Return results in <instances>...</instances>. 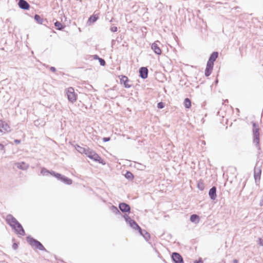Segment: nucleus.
I'll list each match as a JSON object with an SVG mask.
<instances>
[{
  "label": "nucleus",
  "instance_id": "f257e3e1",
  "mask_svg": "<svg viewBox=\"0 0 263 263\" xmlns=\"http://www.w3.org/2000/svg\"><path fill=\"white\" fill-rule=\"evenodd\" d=\"M253 142L257 148L259 150L260 149V144H259V128L257 124L253 122Z\"/></svg>",
  "mask_w": 263,
  "mask_h": 263
},
{
  "label": "nucleus",
  "instance_id": "f03ea898",
  "mask_svg": "<svg viewBox=\"0 0 263 263\" xmlns=\"http://www.w3.org/2000/svg\"><path fill=\"white\" fill-rule=\"evenodd\" d=\"M67 97L69 101L71 103H74L77 99V95L75 93L74 90L72 87H69L66 90Z\"/></svg>",
  "mask_w": 263,
  "mask_h": 263
},
{
  "label": "nucleus",
  "instance_id": "7ed1b4c3",
  "mask_svg": "<svg viewBox=\"0 0 263 263\" xmlns=\"http://www.w3.org/2000/svg\"><path fill=\"white\" fill-rule=\"evenodd\" d=\"M85 155L95 161L100 162L101 157L95 151L89 148H87Z\"/></svg>",
  "mask_w": 263,
  "mask_h": 263
},
{
  "label": "nucleus",
  "instance_id": "20e7f679",
  "mask_svg": "<svg viewBox=\"0 0 263 263\" xmlns=\"http://www.w3.org/2000/svg\"><path fill=\"white\" fill-rule=\"evenodd\" d=\"M27 239L28 242L29 243V244L31 246L34 247L35 248L39 249L40 250H45L44 247L41 243V242L35 240L33 238L28 237Z\"/></svg>",
  "mask_w": 263,
  "mask_h": 263
},
{
  "label": "nucleus",
  "instance_id": "39448f33",
  "mask_svg": "<svg viewBox=\"0 0 263 263\" xmlns=\"http://www.w3.org/2000/svg\"><path fill=\"white\" fill-rule=\"evenodd\" d=\"M124 217L125 221L129 224L130 227L135 230H138L139 231L141 232V229L140 227L134 220L132 219L130 217L125 215Z\"/></svg>",
  "mask_w": 263,
  "mask_h": 263
},
{
  "label": "nucleus",
  "instance_id": "423d86ee",
  "mask_svg": "<svg viewBox=\"0 0 263 263\" xmlns=\"http://www.w3.org/2000/svg\"><path fill=\"white\" fill-rule=\"evenodd\" d=\"M6 221L12 229H13L19 223L17 220L11 215H8L6 217Z\"/></svg>",
  "mask_w": 263,
  "mask_h": 263
},
{
  "label": "nucleus",
  "instance_id": "0eeeda50",
  "mask_svg": "<svg viewBox=\"0 0 263 263\" xmlns=\"http://www.w3.org/2000/svg\"><path fill=\"white\" fill-rule=\"evenodd\" d=\"M261 173V167L260 166H258L257 164L254 168V176L256 182L259 181L260 179Z\"/></svg>",
  "mask_w": 263,
  "mask_h": 263
},
{
  "label": "nucleus",
  "instance_id": "6e6552de",
  "mask_svg": "<svg viewBox=\"0 0 263 263\" xmlns=\"http://www.w3.org/2000/svg\"><path fill=\"white\" fill-rule=\"evenodd\" d=\"M10 127L8 124L4 121L0 120V133H5L10 132Z\"/></svg>",
  "mask_w": 263,
  "mask_h": 263
},
{
  "label": "nucleus",
  "instance_id": "1a4fd4ad",
  "mask_svg": "<svg viewBox=\"0 0 263 263\" xmlns=\"http://www.w3.org/2000/svg\"><path fill=\"white\" fill-rule=\"evenodd\" d=\"M158 43L160 44L158 41L155 42L152 44L151 48L156 54L160 55L161 54V50L159 47Z\"/></svg>",
  "mask_w": 263,
  "mask_h": 263
},
{
  "label": "nucleus",
  "instance_id": "9d476101",
  "mask_svg": "<svg viewBox=\"0 0 263 263\" xmlns=\"http://www.w3.org/2000/svg\"><path fill=\"white\" fill-rule=\"evenodd\" d=\"M172 258L175 263H184L182 256L178 253H173Z\"/></svg>",
  "mask_w": 263,
  "mask_h": 263
},
{
  "label": "nucleus",
  "instance_id": "9b49d317",
  "mask_svg": "<svg viewBox=\"0 0 263 263\" xmlns=\"http://www.w3.org/2000/svg\"><path fill=\"white\" fill-rule=\"evenodd\" d=\"M13 229L15 230V231L17 234H19L22 236L25 235L24 230L23 228L22 225L20 223H18L16 227H15Z\"/></svg>",
  "mask_w": 263,
  "mask_h": 263
},
{
  "label": "nucleus",
  "instance_id": "f8f14e48",
  "mask_svg": "<svg viewBox=\"0 0 263 263\" xmlns=\"http://www.w3.org/2000/svg\"><path fill=\"white\" fill-rule=\"evenodd\" d=\"M19 7L22 9L28 10L29 8V4L25 0H20L18 3Z\"/></svg>",
  "mask_w": 263,
  "mask_h": 263
},
{
  "label": "nucleus",
  "instance_id": "ddd939ff",
  "mask_svg": "<svg viewBox=\"0 0 263 263\" xmlns=\"http://www.w3.org/2000/svg\"><path fill=\"white\" fill-rule=\"evenodd\" d=\"M139 73L142 79H146L147 77L148 69L146 67H141L139 70Z\"/></svg>",
  "mask_w": 263,
  "mask_h": 263
},
{
  "label": "nucleus",
  "instance_id": "4468645a",
  "mask_svg": "<svg viewBox=\"0 0 263 263\" xmlns=\"http://www.w3.org/2000/svg\"><path fill=\"white\" fill-rule=\"evenodd\" d=\"M209 195L212 200H215L216 198V188L215 186L212 187L209 191Z\"/></svg>",
  "mask_w": 263,
  "mask_h": 263
},
{
  "label": "nucleus",
  "instance_id": "2eb2a0df",
  "mask_svg": "<svg viewBox=\"0 0 263 263\" xmlns=\"http://www.w3.org/2000/svg\"><path fill=\"white\" fill-rule=\"evenodd\" d=\"M120 82L121 84H123L124 87L126 88H130L131 85L128 84V79L127 77L124 76H122L121 78L120 79Z\"/></svg>",
  "mask_w": 263,
  "mask_h": 263
},
{
  "label": "nucleus",
  "instance_id": "dca6fc26",
  "mask_svg": "<svg viewBox=\"0 0 263 263\" xmlns=\"http://www.w3.org/2000/svg\"><path fill=\"white\" fill-rule=\"evenodd\" d=\"M119 208L123 212H128L130 210V206L125 203H120L119 204Z\"/></svg>",
  "mask_w": 263,
  "mask_h": 263
},
{
  "label": "nucleus",
  "instance_id": "f3484780",
  "mask_svg": "<svg viewBox=\"0 0 263 263\" xmlns=\"http://www.w3.org/2000/svg\"><path fill=\"white\" fill-rule=\"evenodd\" d=\"M16 165L17 168L22 170H26L29 167L28 164L23 162L21 163H17Z\"/></svg>",
  "mask_w": 263,
  "mask_h": 263
},
{
  "label": "nucleus",
  "instance_id": "a211bd4d",
  "mask_svg": "<svg viewBox=\"0 0 263 263\" xmlns=\"http://www.w3.org/2000/svg\"><path fill=\"white\" fill-rule=\"evenodd\" d=\"M199 217L196 214H193L190 217V220L191 222L196 224L198 223L199 222Z\"/></svg>",
  "mask_w": 263,
  "mask_h": 263
},
{
  "label": "nucleus",
  "instance_id": "6ab92c4d",
  "mask_svg": "<svg viewBox=\"0 0 263 263\" xmlns=\"http://www.w3.org/2000/svg\"><path fill=\"white\" fill-rule=\"evenodd\" d=\"M75 148L79 153L85 154L88 148L82 147L78 145H76Z\"/></svg>",
  "mask_w": 263,
  "mask_h": 263
},
{
  "label": "nucleus",
  "instance_id": "aec40b11",
  "mask_svg": "<svg viewBox=\"0 0 263 263\" xmlns=\"http://www.w3.org/2000/svg\"><path fill=\"white\" fill-rule=\"evenodd\" d=\"M139 232L142 236H143V237L146 241H148L150 238L149 234L147 233L146 231L141 230V232L139 231Z\"/></svg>",
  "mask_w": 263,
  "mask_h": 263
},
{
  "label": "nucleus",
  "instance_id": "412c9836",
  "mask_svg": "<svg viewBox=\"0 0 263 263\" xmlns=\"http://www.w3.org/2000/svg\"><path fill=\"white\" fill-rule=\"evenodd\" d=\"M61 181L63 182L65 184L70 185L72 184V181L71 179L63 176V177L62 178V179L61 180Z\"/></svg>",
  "mask_w": 263,
  "mask_h": 263
},
{
  "label": "nucleus",
  "instance_id": "4be33fe9",
  "mask_svg": "<svg viewBox=\"0 0 263 263\" xmlns=\"http://www.w3.org/2000/svg\"><path fill=\"white\" fill-rule=\"evenodd\" d=\"M218 55V53L217 52H213L212 53V54L211 55L209 60L214 62L216 60V59L217 58Z\"/></svg>",
  "mask_w": 263,
  "mask_h": 263
},
{
  "label": "nucleus",
  "instance_id": "5701e85b",
  "mask_svg": "<svg viewBox=\"0 0 263 263\" xmlns=\"http://www.w3.org/2000/svg\"><path fill=\"white\" fill-rule=\"evenodd\" d=\"M184 105L186 108H190L191 106V102L189 98H185L184 101Z\"/></svg>",
  "mask_w": 263,
  "mask_h": 263
},
{
  "label": "nucleus",
  "instance_id": "b1692460",
  "mask_svg": "<svg viewBox=\"0 0 263 263\" xmlns=\"http://www.w3.org/2000/svg\"><path fill=\"white\" fill-rule=\"evenodd\" d=\"M50 174L54 176L55 178H57L58 180H61L62 179V178L63 177V176L61 174L57 173L53 171H51Z\"/></svg>",
  "mask_w": 263,
  "mask_h": 263
},
{
  "label": "nucleus",
  "instance_id": "393cba45",
  "mask_svg": "<svg viewBox=\"0 0 263 263\" xmlns=\"http://www.w3.org/2000/svg\"><path fill=\"white\" fill-rule=\"evenodd\" d=\"M34 125L36 126H38L39 125L43 126L45 124V122L44 121H41L40 120H36L34 121Z\"/></svg>",
  "mask_w": 263,
  "mask_h": 263
},
{
  "label": "nucleus",
  "instance_id": "a878e982",
  "mask_svg": "<svg viewBox=\"0 0 263 263\" xmlns=\"http://www.w3.org/2000/svg\"><path fill=\"white\" fill-rule=\"evenodd\" d=\"M97 19L98 17L96 16L95 15H92L89 18L87 23H93L97 20Z\"/></svg>",
  "mask_w": 263,
  "mask_h": 263
},
{
  "label": "nucleus",
  "instance_id": "bb28decb",
  "mask_svg": "<svg viewBox=\"0 0 263 263\" xmlns=\"http://www.w3.org/2000/svg\"><path fill=\"white\" fill-rule=\"evenodd\" d=\"M51 172H50L48 170H47L46 168H42V170H41V173L42 175L43 176H47L49 174H50V173Z\"/></svg>",
  "mask_w": 263,
  "mask_h": 263
},
{
  "label": "nucleus",
  "instance_id": "cd10ccee",
  "mask_svg": "<svg viewBox=\"0 0 263 263\" xmlns=\"http://www.w3.org/2000/svg\"><path fill=\"white\" fill-rule=\"evenodd\" d=\"M110 209L112 213H115V214H118L120 213V211H119L118 208L115 206L112 205L110 207Z\"/></svg>",
  "mask_w": 263,
  "mask_h": 263
},
{
  "label": "nucleus",
  "instance_id": "c85d7f7f",
  "mask_svg": "<svg viewBox=\"0 0 263 263\" xmlns=\"http://www.w3.org/2000/svg\"><path fill=\"white\" fill-rule=\"evenodd\" d=\"M125 177L128 179H132L134 178L133 174L130 172H127L125 174Z\"/></svg>",
  "mask_w": 263,
  "mask_h": 263
},
{
  "label": "nucleus",
  "instance_id": "c756f323",
  "mask_svg": "<svg viewBox=\"0 0 263 263\" xmlns=\"http://www.w3.org/2000/svg\"><path fill=\"white\" fill-rule=\"evenodd\" d=\"M54 25L55 27H57L58 28V29L59 30H62L63 28V26L62 25V24L60 23L59 22H58L57 21L55 23H54Z\"/></svg>",
  "mask_w": 263,
  "mask_h": 263
},
{
  "label": "nucleus",
  "instance_id": "7c9ffc66",
  "mask_svg": "<svg viewBox=\"0 0 263 263\" xmlns=\"http://www.w3.org/2000/svg\"><path fill=\"white\" fill-rule=\"evenodd\" d=\"M213 65H214V62H213L210 61L209 60L208 61V63H207V64H206V67H208V68H210V69H213Z\"/></svg>",
  "mask_w": 263,
  "mask_h": 263
},
{
  "label": "nucleus",
  "instance_id": "2f4dec72",
  "mask_svg": "<svg viewBox=\"0 0 263 263\" xmlns=\"http://www.w3.org/2000/svg\"><path fill=\"white\" fill-rule=\"evenodd\" d=\"M212 70H213L212 69H210V68H208V67H206V69L205 70V75L206 77L209 76L211 74Z\"/></svg>",
  "mask_w": 263,
  "mask_h": 263
},
{
  "label": "nucleus",
  "instance_id": "473e14b6",
  "mask_svg": "<svg viewBox=\"0 0 263 263\" xmlns=\"http://www.w3.org/2000/svg\"><path fill=\"white\" fill-rule=\"evenodd\" d=\"M34 19L39 23H42V19L41 17L37 14L35 15Z\"/></svg>",
  "mask_w": 263,
  "mask_h": 263
},
{
  "label": "nucleus",
  "instance_id": "72a5a7b5",
  "mask_svg": "<svg viewBox=\"0 0 263 263\" xmlns=\"http://www.w3.org/2000/svg\"><path fill=\"white\" fill-rule=\"evenodd\" d=\"M157 107L159 108H163L164 107V104L162 102H159L158 103Z\"/></svg>",
  "mask_w": 263,
  "mask_h": 263
},
{
  "label": "nucleus",
  "instance_id": "f704fd0d",
  "mask_svg": "<svg viewBox=\"0 0 263 263\" xmlns=\"http://www.w3.org/2000/svg\"><path fill=\"white\" fill-rule=\"evenodd\" d=\"M99 62H100V64L101 65H102V66H104L105 65V61L103 59H102L101 58H99Z\"/></svg>",
  "mask_w": 263,
  "mask_h": 263
},
{
  "label": "nucleus",
  "instance_id": "c9c22d12",
  "mask_svg": "<svg viewBox=\"0 0 263 263\" xmlns=\"http://www.w3.org/2000/svg\"><path fill=\"white\" fill-rule=\"evenodd\" d=\"M258 243L261 246H263V239L259 238L258 240Z\"/></svg>",
  "mask_w": 263,
  "mask_h": 263
},
{
  "label": "nucleus",
  "instance_id": "e433bc0d",
  "mask_svg": "<svg viewBox=\"0 0 263 263\" xmlns=\"http://www.w3.org/2000/svg\"><path fill=\"white\" fill-rule=\"evenodd\" d=\"M110 30L112 32H116L117 31V27H112L110 28Z\"/></svg>",
  "mask_w": 263,
  "mask_h": 263
},
{
  "label": "nucleus",
  "instance_id": "4c0bfd02",
  "mask_svg": "<svg viewBox=\"0 0 263 263\" xmlns=\"http://www.w3.org/2000/svg\"><path fill=\"white\" fill-rule=\"evenodd\" d=\"M102 140L104 142H108L110 140V138L109 137H104Z\"/></svg>",
  "mask_w": 263,
  "mask_h": 263
},
{
  "label": "nucleus",
  "instance_id": "58836bf2",
  "mask_svg": "<svg viewBox=\"0 0 263 263\" xmlns=\"http://www.w3.org/2000/svg\"><path fill=\"white\" fill-rule=\"evenodd\" d=\"M0 151H3V153H5L4 146L2 144H0Z\"/></svg>",
  "mask_w": 263,
  "mask_h": 263
},
{
  "label": "nucleus",
  "instance_id": "ea45409f",
  "mask_svg": "<svg viewBox=\"0 0 263 263\" xmlns=\"http://www.w3.org/2000/svg\"><path fill=\"white\" fill-rule=\"evenodd\" d=\"M259 205L260 206H262L263 205V194H262V196H261V199L260 200Z\"/></svg>",
  "mask_w": 263,
  "mask_h": 263
},
{
  "label": "nucleus",
  "instance_id": "a19ab883",
  "mask_svg": "<svg viewBox=\"0 0 263 263\" xmlns=\"http://www.w3.org/2000/svg\"><path fill=\"white\" fill-rule=\"evenodd\" d=\"M202 186H203V185H202ZM198 187L199 189H200L201 190H202L203 189V187L201 186V185H200V184L199 183H198Z\"/></svg>",
  "mask_w": 263,
  "mask_h": 263
},
{
  "label": "nucleus",
  "instance_id": "79ce46f5",
  "mask_svg": "<svg viewBox=\"0 0 263 263\" xmlns=\"http://www.w3.org/2000/svg\"><path fill=\"white\" fill-rule=\"evenodd\" d=\"M202 186H203V185H202ZM198 187L199 189H200L201 190H202L203 189V187L201 186V185H200V184L199 183H198Z\"/></svg>",
  "mask_w": 263,
  "mask_h": 263
},
{
  "label": "nucleus",
  "instance_id": "37998d69",
  "mask_svg": "<svg viewBox=\"0 0 263 263\" xmlns=\"http://www.w3.org/2000/svg\"><path fill=\"white\" fill-rule=\"evenodd\" d=\"M12 247L14 249H16L17 248V245L16 243H14Z\"/></svg>",
  "mask_w": 263,
  "mask_h": 263
},
{
  "label": "nucleus",
  "instance_id": "c03bdc74",
  "mask_svg": "<svg viewBox=\"0 0 263 263\" xmlns=\"http://www.w3.org/2000/svg\"><path fill=\"white\" fill-rule=\"evenodd\" d=\"M194 263H203V261L201 259H200L199 260H196L194 261Z\"/></svg>",
  "mask_w": 263,
  "mask_h": 263
},
{
  "label": "nucleus",
  "instance_id": "a18cd8bd",
  "mask_svg": "<svg viewBox=\"0 0 263 263\" xmlns=\"http://www.w3.org/2000/svg\"><path fill=\"white\" fill-rule=\"evenodd\" d=\"M50 70H51V71H53V72H55V70H56V69H55V68L54 67H50Z\"/></svg>",
  "mask_w": 263,
  "mask_h": 263
},
{
  "label": "nucleus",
  "instance_id": "49530a36",
  "mask_svg": "<svg viewBox=\"0 0 263 263\" xmlns=\"http://www.w3.org/2000/svg\"><path fill=\"white\" fill-rule=\"evenodd\" d=\"M14 142H15V143H16V144H19V143H20L21 141H20V140H17V139H16V140H14Z\"/></svg>",
  "mask_w": 263,
  "mask_h": 263
},
{
  "label": "nucleus",
  "instance_id": "de8ad7c7",
  "mask_svg": "<svg viewBox=\"0 0 263 263\" xmlns=\"http://www.w3.org/2000/svg\"><path fill=\"white\" fill-rule=\"evenodd\" d=\"M202 143L203 144H205V141H202Z\"/></svg>",
  "mask_w": 263,
  "mask_h": 263
}]
</instances>
